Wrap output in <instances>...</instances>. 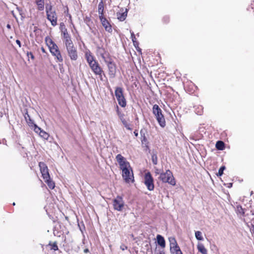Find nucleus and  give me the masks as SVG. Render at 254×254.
<instances>
[{
    "label": "nucleus",
    "instance_id": "nucleus-19",
    "mask_svg": "<svg viewBox=\"0 0 254 254\" xmlns=\"http://www.w3.org/2000/svg\"><path fill=\"white\" fill-rule=\"evenodd\" d=\"M197 249L199 252L202 254H208L207 250L204 245L201 243H198L197 244Z\"/></svg>",
    "mask_w": 254,
    "mask_h": 254
},
{
    "label": "nucleus",
    "instance_id": "nucleus-13",
    "mask_svg": "<svg viewBox=\"0 0 254 254\" xmlns=\"http://www.w3.org/2000/svg\"><path fill=\"white\" fill-rule=\"evenodd\" d=\"M97 55L100 56L104 61H106L108 59L110 58L109 53L102 47H98L97 48Z\"/></svg>",
    "mask_w": 254,
    "mask_h": 254
},
{
    "label": "nucleus",
    "instance_id": "nucleus-4",
    "mask_svg": "<svg viewBox=\"0 0 254 254\" xmlns=\"http://www.w3.org/2000/svg\"><path fill=\"white\" fill-rule=\"evenodd\" d=\"M46 10L48 19L53 26H56L57 24L58 18L55 10L53 9L51 5H46Z\"/></svg>",
    "mask_w": 254,
    "mask_h": 254
},
{
    "label": "nucleus",
    "instance_id": "nucleus-5",
    "mask_svg": "<svg viewBox=\"0 0 254 254\" xmlns=\"http://www.w3.org/2000/svg\"><path fill=\"white\" fill-rule=\"evenodd\" d=\"M153 113L155 116L159 125L163 127L165 125V121L164 116L162 114V111L159 106L155 104L153 107Z\"/></svg>",
    "mask_w": 254,
    "mask_h": 254
},
{
    "label": "nucleus",
    "instance_id": "nucleus-43",
    "mask_svg": "<svg viewBox=\"0 0 254 254\" xmlns=\"http://www.w3.org/2000/svg\"><path fill=\"white\" fill-rule=\"evenodd\" d=\"M6 27L8 29H10L11 28L10 25L9 24H7Z\"/></svg>",
    "mask_w": 254,
    "mask_h": 254
},
{
    "label": "nucleus",
    "instance_id": "nucleus-6",
    "mask_svg": "<svg viewBox=\"0 0 254 254\" xmlns=\"http://www.w3.org/2000/svg\"><path fill=\"white\" fill-rule=\"evenodd\" d=\"M115 94L118 104L122 107H126L127 103L123 94V88L120 87H116L115 91Z\"/></svg>",
    "mask_w": 254,
    "mask_h": 254
},
{
    "label": "nucleus",
    "instance_id": "nucleus-9",
    "mask_svg": "<svg viewBox=\"0 0 254 254\" xmlns=\"http://www.w3.org/2000/svg\"><path fill=\"white\" fill-rule=\"evenodd\" d=\"M113 205L115 210L119 211H122L125 205L122 197L118 196L115 198L113 201Z\"/></svg>",
    "mask_w": 254,
    "mask_h": 254
},
{
    "label": "nucleus",
    "instance_id": "nucleus-31",
    "mask_svg": "<svg viewBox=\"0 0 254 254\" xmlns=\"http://www.w3.org/2000/svg\"><path fill=\"white\" fill-rule=\"evenodd\" d=\"M130 34H131V40H132V42L133 43L134 45L135 46L136 45H137L138 43H137V42L136 41V39L135 35L133 33V32H132L131 31H130Z\"/></svg>",
    "mask_w": 254,
    "mask_h": 254
},
{
    "label": "nucleus",
    "instance_id": "nucleus-24",
    "mask_svg": "<svg viewBox=\"0 0 254 254\" xmlns=\"http://www.w3.org/2000/svg\"><path fill=\"white\" fill-rule=\"evenodd\" d=\"M169 240L170 242V249L179 246L177 244L176 239L174 238L170 237L169 238Z\"/></svg>",
    "mask_w": 254,
    "mask_h": 254
},
{
    "label": "nucleus",
    "instance_id": "nucleus-10",
    "mask_svg": "<svg viewBox=\"0 0 254 254\" xmlns=\"http://www.w3.org/2000/svg\"><path fill=\"white\" fill-rule=\"evenodd\" d=\"M122 176L127 183H132L134 181V177L131 168L122 171Z\"/></svg>",
    "mask_w": 254,
    "mask_h": 254
},
{
    "label": "nucleus",
    "instance_id": "nucleus-37",
    "mask_svg": "<svg viewBox=\"0 0 254 254\" xmlns=\"http://www.w3.org/2000/svg\"><path fill=\"white\" fill-rule=\"evenodd\" d=\"M27 56H29L31 57V59H34V56L32 54V53L30 52V53H27Z\"/></svg>",
    "mask_w": 254,
    "mask_h": 254
},
{
    "label": "nucleus",
    "instance_id": "nucleus-27",
    "mask_svg": "<svg viewBox=\"0 0 254 254\" xmlns=\"http://www.w3.org/2000/svg\"><path fill=\"white\" fill-rule=\"evenodd\" d=\"M195 237L197 240H199V241H203V240L202 233L199 231H197L195 232Z\"/></svg>",
    "mask_w": 254,
    "mask_h": 254
},
{
    "label": "nucleus",
    "instance_id": "nucleus-22",
    "mask_svg": "<svg viewBox=\"0 0 254 254\" xmlns=\"http://www.w3.org/2000/svg\"><path fill=\"white\" fill-rule=\"evenodd\" d=\"M98 12L99 15V18L101 17V16H104L103 12H104V4L102 1H101L99 3L98 6Z\"/></svg>",
    "mask_w": 254,
    "mask_h": 254
},
{
    "label": "nucleus",
    "instance_id": "nucleus-35",
    "mask_svg": "<svg viewBox=\"0 0 254 254\" xmlns=\"http://www.w3.org/2000/svg\"><path fill=\"white\" fill-rule=\"evenodd\" d=\"M120 249L122 250V251H125L126 250H127V246H126L124 244H122L121 246H120Z\"/></svg>",
    "mask_w": 254,
    "mask_h": 254
},
{
    "label": "nucleus",
    "instance_id": "nucleus-11",
    "mask_svg": "<svg viewBox=\"0 0 254 254\" xmlns=\"http://www.w3.org/2000/svg\"><path fill=\"white\" fill-rule=\"evenodd\" d=\"M89 65L94 73L96 75L100 76L101 79H102V73L103 71L102 68L100 66L98 63L96 61L95 62H93L90 64Z\"/></svg>",
    "mask_w": 254,
    "mask_h": 254
},
{
    "label": "nucleus",
    "instance_id": "nucleus-39",
    "mask_svg": "<svg viewBox=\"0 0 254 254\" xmlns=\"http://www.w3.org/2000/svg\"><path fill=\"white\" fill-rule=\"evenodd\" d=\"M84 252L85 253H87L89 252V250L88 249H85L84 250Z\"/></svg>",
    "mask_w": 254,
    "mask_h": 254
},
{
    "label": "nucleus",
    "instance_id": "nucleus-29",
    "mask_svg": "<svg viewBox=\"0 0 254 254\" xmlns=\"http://www.w3.org/2000/svg\"><path fill=\"white\" fill-rule=\"evenodd\" d=\"M120 169L122 171H123L126 170L130 169V168H131V167L130 166L129 162H128L127 163H125V164L120 166Z\"/></svg>",
    "mask_w": 254,
    "mask_h": 254
},
{
    "label": "nucleus",
    "instance_id": "nucleus-8",
    "mask_svg": "<svg viewBox=\"0 0 254 254\" xmlns=\"http://www.w3.org/2000/svg\"><path fill=\"white\" fill-rule=\"evenodd\" d=\"M144 184L149 190H153L154 188L153 179L150 172L145 173L144 176Z\"/></svg>",
    "mask_w": 254,
    "mask_h": 254
},
{
    "label": "nucleus",
    "instance_id": "nucleus-41",
    "mask_svg": "<svg viewBox=\"0 0 254 254\" xmlns=\"http://www.w3.org/2000/svg\"><path fill=\"white\" fill-rule=\"evenodd\" d=\"M155 173H156V174H159V170H158V169H156L155 170Z\"/></svg>",
    "mask_w": 254,
    "mask_h": 254
},
{
    "label": "nucleus",
    "instance_id": "nucleus-15",
    "mask_svg": "<svg viewBox=\"0 0 254 254\" xmlns=\"http://www.w3.org/2000/svg\"><path fill=\"white\" fill-rule=\"evenodd\" d=\"M34 130L36 133L38 134L41 137L45 139H48L49 137V133L42 129L41 128H34Z\"/></svg>",
    "mask_w": 254,
    "mask_h": 254
},
{
    "label": "nucleus",
    "instance_id": "nucleus-14",
    "mask_svg": "<svg viewBox=\"0 0 254 254\" xmlns=\"http://www.w3.org/2000/svg\"><path fill=\"white\" fill-rule=\"evenodd\" d=\"M99 18L102 26L104 27L105 30L109 33H111L112 32V26L107 19L102 15Z\"/></svg>",
    "mask_w": 254,
    "mask_h": 254
},
{
    "label": "nucleus",
    "instance_id": "nucleus-3",
    "mask_svg": "<svg viewBox=\"0 0 254 254\" xmlns=\"http://www.w3.org/2000/svg\"><path fill=\"white\" fill-rule=\"evenodd\" d=\"M159 178L163 183H168L172 186L176 185V181L172 173L169 170H167L165 173H161Z\"/></svg>",
    "mask_w": 254,
    "mask_h": 254
},
{
    "label": "nucleus",
    "instance_id": "nucleus-26",
    "mask_svg": "<svg viewBox=\"0 0 254 254\" xmlns=\"http://www.w3.org/2000/svg\"><path fill=\"white\" fill-rule=\"evenodd\" d=\"M127 15V9L126 10L125 12H124L122 13H119L117 15L118 19H119L121 21H123L124 20H125V19L126 18Z\"/></svg>",
    "mask_w": 254,
    "mask_h": 254
},
{
    "label": "nucleus",
    "instance_id": "nucleus-34",
    "mask_svg": "<svg viewBox=\"0 0 254 254\" xmlns=\"http://www.w3.org/2000/svg\"><path fill=\"white\" fill-rule=\"evenodd\" d=\"M225 169V166H222L220 167V168L219 169L217 176H221L222 175L223 173V171Z\"/></svg>",
    "mask_w": 254,
    "mask_h": 254
},
{
    "label": "nucleus",
    "instance_id": "nucleus-28",
    "mask_svg": "<svg viewBox=\"0 0 254 254\" xmlns=\"http://www.w3.org/2000/svg\"><path fill=\"white\" fill-rule=\"evenodd\" d=\"M216 147L218 150H222L224 148V143L222 141H218L216 143Z\"/></svg>",
    "mask_w": 254,
    "mask_h": 254
},
{
    "label": "nucleus",
    "instance_id": "nucleus-16",
    "mask_svg": "<svg viewBox=\"0 0 254 254\" xmlns=\"http://www.w3.org/2000/svg\"><path fill=\"white\" fill-rule=\"evenodd\" d=\"M85 57L89 65L96 61L95 60L94 57L92 55V53L89 51L85 52Z\"/></svg>",
    "mask_w": 254,
    "mask_h": 254
},
{
    "label": "nucleus",
    "instance_id": "nucleus-40",
    "mask_svg": "<svg viewBox=\"0 0 254 254\" xmlns=\"http://www.w3.org/2000/svg\"><path fill=\"white\" fill-rule=\"evenodd\" d=\"M134 135H135L136 136H137L138 135V132H137V130H135V131H134Z\"/></svg>",
    "mask_w": 254,
    "mask_h": 254
},
{
    "label": "nucleus",
    "instance_id": "nucleus-7",
    "mask_svg": "<svg viewBox=\"0 0 254 254\" xmlns=\"http://www.w3.org/2000/svg\"><path fill=\"white\" fill-rule=\"evenodd\" d=\"M104 62L107 65L109 71V74L110 77H114L116 73V64H115V63H114L113 61L111 58L108 59V60Z\"/></svg>",
    "mask_w": 254,
    "mask_h": 254
},
{
    "label": "nucleus",
    "instance_id": "nucleus-32",
    "mask_svg": "<svg viewBox=\"0 0 254 254\" xmlns=\"http://www.w3.org/2000/svg\"><path fill=\"white\" fill-rule=\"evenodd\" d=\"M151 159L154 165H156L157 164V157L156 154H153L152 155Z\"/></svg>",
    "mask_w": 254,
    "mask_h": 254
},
{
    "label": "nucleus",
    "instance_id": "nucleus-23",
    "mask_svg": "<svg viewBox=\"0 0 254 254\" xmlns=\"http://www.w3.org/2000/svg\"><path fill=\"white\" fill-rule=\"evenodd\" d=\"M45 182L47 184L50 189H54L55 187L54 182L51 179L50 177L49 178L44 179Z\"/></svg>",
    "mask_w": 254,
    "mask_h": 254
},
{
    "label": "nucleus",
    "instance_id": "nucleus-45",
    "mask_svg": "<svg viewBox=\"0 0 254 254\" xmlns=\"http://www.w3.org/2000/svg\"><path fill=\"white\" fill-rule=\"evenodd\" d=\"M42 50L43 52H45V50H44V49L43 48H42Z\"/></svg>",
    "mask_w": 254,
    "mask_h": 254
},
{
    "label": "nucleus",
    "instance_id": "nucleus-12",
    "mask_svg": "<svg viewBox=\"0 0 254 254\" xmlns=\"http://www.w3.org/2000/svg\"><path fill=\"white\" fill-rule=\"evenodd\" d=\"M39 166L43 179L49 178L50 176L47 165L44 163L40 162Z\"/></svg>",
    "mask_w": 254,
    "mask_h": 254
},
{
    "label": "nucleus",
    "instance_id": "nucleus-38",
    "mask_svg": "<svg viewBox=\"0 0 254 254\" xmlns=\"http://www.w3.org/2000/svg\"><path fill=\"white\" fill-rule=\"evenodd\" d=\"M16 43H17V45H18L19 47H21V43L19 40H16Z\"/></svg>",
    "mask_w": 254,
    "mask_h": 254
},
{
    "label": "nucleus",
    "instance_id": "nucleus-36",
    "mask_svg": "<svg viewBox=\"0 0 254 254\" xmlns=\"http://www.w3.org/2000/svg\"><path fill=\"white\" fill-rule=\"evenodd\" d=\"M52 249L55 251L58 250V246L56 243H54L52 245Z\"/></svg>",
    "mask_w": 254,
    "mask_h": 254
},
{
    "label": "nucleus",
    "instance_id": "nucleus-42",
    "mask_svg": "<svg viewBox=\"0 0 254 254\" xmlns=\"http://www.w3.org/2000/svg\"><path fill=\"white\" fill-rule=\"evenodd\" d=\"M156 254H165L164 252H163V251H161V252H160L159 253H157Z\"/></svg>",
    "mask_w": 254,
    "mask_h": 254
},
{
    "label": "nucleus",
    "instance_id": "nucleus-30",
    "mask_svg": "<svg viewBox=\"0 0 254 254\" xmlns=\"http://www.w3.org/2000/svg\"><path fill=\"white\" fill-rule=\"evenodd\" d=\"M36 3L38 5V9L39 10H43L44 8V0L42 1H37L36 2Z\"/></svg>",
    "mask_w": 254,
    "mask_h": 254
},
{
    "label": "nucleus",
    "instance_id": "nucleus-20",
    "mask_svg": "<svg viewBox=\"0 0 254 254\" xmlns=\"http://www.w3.org/2000/svg\"><path fill=\"white\" fill-rule=\"evenodd\" d=\"M62 33L63 34L64 44H66L68 41H72L70 36L67 32L66 29H65L64 30L62 31Z\"/></svg>",
    "mask_w": 254,
    "mask_h": 254
},
{
    "label": "nucleus",
    "instance_id": "nucleus-33",
    "mask_svg": "<svg viewBox=\"0 0 254 254\" xmlns=\"http://www.w3.org/2000/svg\"><path fill=\"white\" fill-rule=\"evenodd\" d=\"M237 211L238 213L241 214H244V211L242 207L241 206H237Z\"/></svg>",
    "mask_w": 254,
    "mask_h": 254
},
{
    "label": "nucleus",
    "instance_id": "nucleus-2",
    "mask_svg": "<svg viewBox=\"0 0 254 254\" xmlns=\"http://www.w3.org/2000/svg\"><path fill=\"white\" fill-rule=\"evenodd\" d=\"M50 45L49 46V47L50 52L53 56L55 57L57 62L62 63L63 62V58L58 46L52 40H50Z\"/></svg>",
    "mask_w": 254,
    "mask_h": 254
},
{
    "label": "nucleus",
    "instance_id": "nucleus-1",
    "mask_svg": "<svg viewBox=\"0 0 254 254\" xmlns=\"http://www.w3.org/2000/svg\"><path fill=\"white\" fill-rule=\"evenodd\" d=\"M68 56L71 60L76 61L78 59V53L76 48L74 46L72 41H68L64 44Z\"/></svg>",
    "mask_w": 254,
    "mask_h": 254
},
{
    "label": "nucleus",
    "instance_id": "nucleus-17",
    "mask_svg": "<svg viewBox=\"0 0 254 254\" xmlns=\"http://www.w3.org/2000/svg\"><path fill=\"white\" fill-rule=\"evenodd\" d=\"M24 118L29 127H38L36 124H34L33 121L31 119L28 114H26L24 116Z\"/></svg>",
    "mask_w": 254,
    "mask_h": 254
},
{
    "label": "nucleus",
    "instance_id": "nucleus-18",
    "mask_svg": "<svg viewBox=\"0 0 254 254\" xmlns=\"http://www.w3.org/2000/svg\"><path fill=\"white\" fill-rule=\"evenodd\" d=\"M116 159L117 161L119 163L120 167L125 164V163L128 162L126 159L123 157L121 154H118L116 156Z\"/></svg>",
    "mask_w": 254,
    "mask_h": 254
},
{
    "label": "nucleus",
    "instance_id": "nucleus-44",
    "mask_svg": "<svg viewBox=\"0 0 254 254\" xmlns=\"http://www.w3.org/2000/svg\"><path fill=\"white\" fill-rule=\"evenodd\" d=\"M142 132H143V129H141V130H140V133H142Z\"/></svg>",
    "mask_w": 254,
    "mask_h": 254
},
{
    "label": "nucleus",
    "instance_id": "nucleus-25",
    "mask_svg": "<svg viewBox=\"0 0 254 254\" xmlns=\"http://www.w3.org/2000/svg\"><path fill=\"white\" fill-rule=\"evenodd\" d=\"M171 254H183L179 246L170 249Z\"/></svg>",
    "mask_w": 254,
    "mask_h": 254
},
{
    "label": "nucleus",
    "instance_id": "nucleus-21",
    "mask_svg": "<svg viewBox=\"0 0 254 254\" xmlns=\"http://www.w3.org/2000/svg\"><path fill=\"white\" fill-rule=\"evenodd\" d=\"M157 243L162 248L165 247V241L164 238L160 235L157 236Z\"/></svg>",
    "mask_w": 254,
    "mask_h": 254
}]
</instances>
